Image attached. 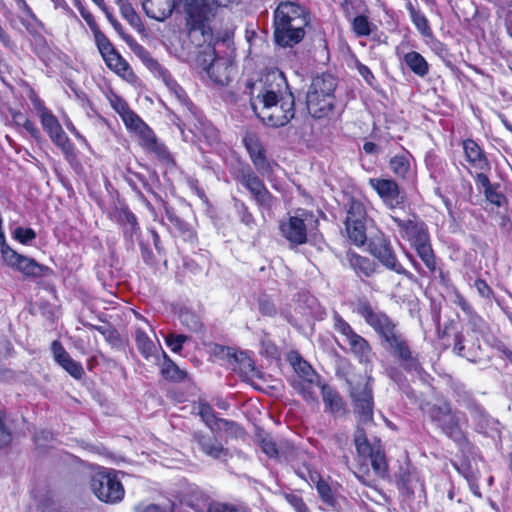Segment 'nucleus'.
Returning <instances> with one entry per match:
<instances>
[{"label": "nucleus", "mask_w": 512, "mask_h": 512, "mask_svg": "<svg viewBox=\"0 0 512 512\" xmlns=\"http://www.w3.org/2000/svg\"><path fill=\"white\" fill-rule=\"evenodd\" d=\"M309 14L305 7L293 1H281L274 11L275 41L283 47H292L305 35Z\"/></svg>", "instance_id": "obj_1"}, {"label": "nucleus", "mask_w": 512, "mask_h": 512, "mask_svg": "<svg viewBox=\"0 0 512 512\" xmlns=\"http://www.w3.org/2000/svg\"><path fill=\"white\" fill-rule=\"evenodd\" d=\"M237 0H187L186 25L188 36L196 46L210 44L213 39L211 21L219 7H226Z\"/></svg>", "instance_id": "obj_2"}, {"label": "nucleus", "mask_w": 512, "mask_h": 512, "mask_svg": "<svg viewBox=\"0 0 512 512\" xmlns=\"http://www.w3.org/2000/svg\"><path fill=\"white\" fill-rule=\"evenodd\" d=\"M390 220L399 228L401 236L408 240L415 248L426 267L431 272H434L436 270V261L426 225L421 221L402 220L392 215H390Z\"/></svg>", "instance_id": "obj_3"}, {"label": "nucleus", "mask_w": 512, "mask_h": 512, "mask_svg": "<svg viewBox=\"0 0 512 512\" xmlns=\"http://www.w3.org/2000/svg\"><path fill=\"white\" fill-rule=\"evenodd\" d=\"M336 80L329 74L313 78L307 95V109L312 117H326L334 107Z\"/></svg>", "instance_id": "obj_4"}, {"label": "nucleus", "mask_w": 512, "mask_h": 512, "mask_svg": "<svg viewBox=\"0 0 512 512\" xmlns=\"http://www.w3.org/2000/svg\"><path fill=\"white\" fill-rule=\"evenodd\" d=\"M251 107L265 125L275 128L286 125L295 115L292 93L269 102L257 101Z\"/></svg>", "instance_id": "obj_5"}, {"label": "nucleus", "mask_w": 512, "mask_h": 512, "mask_svg": "<svg viewBox=\"0 0 512 512\" xmlns=\"http://www.w3.org/2000/svg\"><path fill=\"white\" fill-rule=\"evenodd\" d=\"M250 89L251 106L257 101L269 102L281 98L286 93H291L283 72L271 70L264 74L258 81L248 85Z\"/></svg>", "instance_id": "obj_6"}, {"label": "nucleus", "mask_w": 512, "mask_h": 512, "mask_svg": "<svg viewBox=\"0 0 512 512\" xmlns=\"http://www.w3.org/2000/svg\"><path fill=\"white\" fill-rule=\"evenodd\" d=\"M429 416L438 427L441 428L443 433L457 443L465 441V434L462 430V424L465 422L464 415L458 411H452L447 403L434 405L430 411Z\"/></svg>", "instance_id": "obj_7"}, {"label": "nucleus", "mask_w": 512, "mask_h": 512, "mask_svg": "<svg viewBox=\"0 0 512 512\" xmlns=\"http://www.w3.org/2000/svg\"><path fill=\"white\" fill-rule=\"evenodd\" d=\"M353 305L354 312L360 315L381 338L385 339L397 330L392 320L385 313L374 308L366 298H358Z\"/></svg>", "instance_id": "obj_8"}, {"label": "nucleus", "mask_w": 512, "mask_h": 512, "mask_svg": "<svg viewBox=\"0 0 512 512\" xmlns=\"http://www.w3.org/2000/svg\"><path fill=\"white\" fill-rule=\"evenodd\" d=\"M354 443L358 455L371 459V466L374 473L381 478L386 477L388 473V464L380 443H370L364 430L359 426L355 432Z\"/></svg>", "instance_id": "obj_9"}, {"label": "nucleus", "mask_w": 512, "mask_h": 512, "mask_svg": "<svg viewBox=\"0 0 512 512\" xmlns=\"http://www.w3.org/2000/svg\"><path fill=\"white\" fill-rule=\"evenodd\" d=\"M91 489L99 500L111 504L121 501L125 494L123 485L111 471L95 474L91 479Z\"/></svg>", "instance_id": "obj_10"}, {"label": "nucleus", "mask_w": 512, "mask_h": 512, "mask_svg": "<svg viewBox=\"0 0 512 512\" xmlns=\"http://www.w3.org/2000/svg\"><path fill=\"white\" fill-rule=\"evenodd\" d=\"M369 185L376 191L382 202L389 208L401 207L405 202V193L398 183L390 178H370Z\"/></svg>", "instance_id": "obj_11"}, {"label": "nucleus", "mask_w": 512, "mask_h": 512, "mask_svg": "<svg viewBox=\"0 0 512 512\" xmlns=\"http://www.w3.org/2000/svg\"><path fill=\"white\" fill-rule=\"evenodd\" d=\"M127 129L139 133L144 141V145L158 153V155L163 158L170 160V155L166 151L164 147H160L157 144L156 138L152 132V130L142 121V119L131 109L126 111V113L121 117Z\"/></svg>", "instance_id": "obj_12"}, {"label": "nucleus", "mask_w": 512, "mask_h": 512, "mask_svg": "<svg viewBox=\"0 0 512 512\" xmlns=\"http://www.w3.org/2000/svg\"><path fill=\"white\" fill-rule=\"evenodd\" d=\"M203 54L204 59L201 64L209 78L217 84H227L232 70L231 63L227 59L217 58L214 49L209 45Z\"/></svg>", "instance_id": "obj_13"}, {"label": "nucleus", "mask_w": 512, "mask_h": 512, "mask_svg": "<svg viewBox=\"0 0 512 512\" xmlns=\"http://www.w3.org/2000/svg\"><path fill=\"white\" fill-rule=\"evenodd\" d=\"M239 181L251 193L259 207L270 209L273 206L275 198L268 191L263 181L250 169L242 172Z\"/></svg>", "instance_id": "obj_14"}, {"label": "nucleus", "mask_w": 512, "mask_h": 512, "mask_svg": "<svg viewBox=\"0 0 512 512\" xmlns=\"http://www.w3.org/2000/svg\"><path fill=\"white\" fill-rule=\"evenodd\" d=\"M354 410L358 415L359 424H367L373 420V396L368 382L358 384L351 391Z\"/></svg>", "instance_id": "obj_15"}, {"label": "nucleus", "mask_w": 512, "mask_h": 512, "mask_svg": "<svg viewBox=\"0 0 512 512\" xmlns=\"http://www.w3.org/2000/svg\"><path fill=\"white\" fill-rule=\"evenodd\" d=\"M370 252L386 268L398 273L405 274L406 271L398 262L390 242L384 237L374 238L370 242Z\"/></svg>", "instance_id": "obj_16"}, {"label": "nucleus", "mask_w": 512, "mask_h": 512, "mask_svg": "<svg viewBox=\"0 0 512 512\" xmlns=\"http://www.w3.org/2000/svg\"><path fill=\"white\" fill-rule=\"evenodd\" d=\"M243 143L256 170L263 176L270 174L272 165L266 158L265 149L259 138L254 133H247L243 138Z\"/></svg>", "instance_id": "obj_17"}, {"label": "nucleus", "mask_w": 512, "mask_h": 512, "mask_svg": "<svg viewBox=\"0 0 512 512\" xmlns=\"http://www.w3.org/2000/svg\"><path fill=\"white\" fill-rule=\"evenodd\" d=\"M384 341L390 353L397 356L405 364L406 369H419L417 359L413 356L409 345L398 330L385 338Z\"/></svg>", "instance_id": "obj_18"}, {"label": "nucleus", "mask_w": 512, "mask_h": 512, "mask_svg": "<svg viewBox=\"0 0 512 512\" xmlns=\"http://www.w3.org/2000/svg\"><path fill=\"white\" fill-rule=\"evenodd\" d=\"M307 218L306 213H302L301 216H290L286 221H282L280 224V230L282 235L292 244L301 245L307 240V229L305 220Z\"/></svg>", "instance_id": "obj_19"}, {"label": "nucleus", "mask_w": 512, "mask_h": 512, "mask_svg": "<svg viewBox=\"0 0 512 512\" xmlns=\"http://www.w3.org/2000/svg\"><path fill=\"white\" fill-rule=\"evenodd\" d=\"M397 486L401 493L412 496L416 492L425 493V485L419 473L413 467L401 468L397 475Z\"/></svg>", "instance_id": "obj_20"}, {"label": "nucleus", "mask_w": 512, "mask_h": 512, "mask_svg": "<svg viewBox=\"0 0 512 512\" xmlns=\"http://www.w3.org/2000/svg\"><path fill=\"white\" fill-rule=\"evenodd\" d=\"M218 353L227 359L234 371L244 376H253L255 374L254 362L245 352H235L227 347H219Z\"/></svg>", "instance_id": "obj_21"}, {"label": "nucleus", "mask_w": 512, "mask_h": 512, "mask_svg": "<svg viewBox=\"0 0 512 512\" xmlns=\"http://www.w3.org/2000/svg\"><path fill=\"white\" fill-rule=\"evenodd\" d=\"M135 315H136L137 319H139L141 321L140 324H136L134 327V336H135L136 346L144 358L150 359L156 355L157 347H156L155 343L148 336L144 326H146L151 332H154V330L150 326V324L141 315H139V314H135Z\"/></svg>", "instance_id": "obj_22"}, {"label": "nucleus", "mask_w": 512, "mask_h": 512, "mask_svg": "<svg viewBox=\"0 0 512 512\" xmlns=\"http://www.w3.org/2000/svg\"><path fill=\"white\" fill-rule=\"evenodd\" d=\"M142 8L149 18L164 21L173 12V0H141Z\"/></svg>", "instance_id": "obj_23"}, {"label": "nucleus", "mask_w": 512, "mask_h": 512, "mask_svg": "<svg viewBox=\"0 0 512 512\" xmlns=\"http://www.w3.org/2000/svg\"><path fill=\"white\" fill-rule=\"evenodd\" d=\"M463 149L466 160L473 168L479 171H486L489 169L490 165L483 150L474 140H465L463 142Z\"/></svg>", "instance_id": "obj_24"}, {"label": "nucleus", "mask_w": 512, "mask_h": 512, "mask_svg": "<svg viewBox=\"0 0 512 512\" xmlns=\"http://www.w3.org/2000/svg\"><path fill=\"white\" fill-rule=\"evenodd\" d=\"M324 384L321 383L319 376L315 378L308 379H294L293 387L294 389L304 398L308 403H317V388L321 389V386Z\"/></svg>", "instance_id": "obj_25"}, {"label": "nucleus", "mask_w": 512, "mask_h": 512, "mask_svg": "<svg viewBox=\"0 0 512 512\" xmlns=\"http://www.w3.org/2000/svg\"><path fill=\"white\" fill-rule=\"evenodd\" d=\"M321 394L325 411L332 415H342L345 412V404L339 393L328 385L321 386Z\"/></svg>", "instance_id": "obj_26"}, {"label": "nucleus", "mask_w": 512, "mask_h": 512, "mask_svg": "<svg viewBox=\"0 0 512 512\" xmlns=\"http://www.w3.org/2000/svg\"><path fill=\"white\" fill-rule=\"evenodd\" d=\"M160 75H161L162 80L164 81L165 85L169 89L171 95H173L175 97V99L179 102V104L184 109H187L189 112L194 113V111H193L194 106L188 99L186 92L171 77L170 73L167 70L160 68Z\"/></svg>", "instance_id": "obj_27"}, {"label": "nucleus", "mask_w": 512, "mask_h": 512, "mask_svg": "<svg viewBox=\"0 0 512 512\" xmlns=\"http://www.w3.org/2000/svg\"><path fill=\"white\" fill-rule=\"evenodd\" d=\"M160 75H161L162 80L164 81L165 85L169 89L171 95H173L175 97V99L179 102V104L184 109H187L189 112L194 113V111H193L194 106L188 99L186 92L171 77L170 73L167 70L160 68Z\"/></svg>", "instance_id": "obj_28"}, {"label": "nucleus", "mask_w": 512, "mask_h": 512, "mask_svg": "<svg viewBox=\"0 0 512 512\" xmlns=\"http://www.w3.org/2000/svg\"><path fill=\"white\" fill-rule=\"evenodd\" d=\"M412 160L408 152L395 155L389 161V168L398 178L410 179L414 176Z\"/></svg>", "instance_id": "obj_29"}, {"label": "nucleus", "mask_w": 512, "mask_h": 512, "mask_svg": "<svg viewBox=\"0 0 512 512\" xmlns=\"http://www.w3.org/2000/svg\"><path fill=\"white\" fill-rule=\"evenodd\" d=\"M347 260L351 268L359 277H369L375 272V264L366 257L353 252H348Z\"/></svg>", "instance_id": "obj_30"}, {"label": "nucleus", "mask_w": 512, "mask_h": 512, "mask_svg": "<svg viewBox=\"0 0 512 512\" xmlns=\"http://www.w3.org/2000/svg\"><path fill=\"white\" fill-rule=\"evenodd\" d=\"M407 67L417 76L423 78L429 73V64L425 58L416 51H410L403 56Z\"/></svg>", "instance_id": "obj_31"}, {"label": "nucleus", "mask_w": 512, "mask_h": 512, "mask_svg": "<svg viewBox=\"0 0 512 512\" xmlns=\"http://www.w3.org/2000/svg\"><path fill=\"white\" fill-rule=\"evenodd\" d=\"M350 347L351 352L361 361L368 362L372 356V350L367 342L362 336L357 334L353 339H351L347 343Z\"/></svg>", "instance_id": "obj_32"}, {"label": "nucleus", "mask_w": 512, "mask_h": 512, "mask_svg": "<svg viewBox=\"0 0 512 512\" xmlns=\"http://www.w3.org/2000/svg\"><path fill=\"white\" fill-rule=\"evenodd\" d=\"M22 274L28 277H40L45 275L49 268L37 263L34 259L23 256L16 268Z\"/></svg>", "instance_id": "obj_33"}, {"label": "nucleus", "mask_w": 512, "mask_h": 512, "mask_svg": "<svg viewBox=\"0 0 512 512\" xmlns=\"http://www.w3.org/2000/svg\"><path fill=\"white\" fill-rule=\"evenodd\" d=\"M107 66L120 76L132 74L129 64L120 56L116 50L110 52L103 57Z\"/></svg>", "instance_id": "obj_34"}, {"label": "nucleus", "mask_w": 512, "mask_h": 512, "mask_svg": "<svg viewBox=\"0 0 512 512\" xmlns=\"http://www.w3.org/2000/svg\"><path fill=\"white\" fill-rule=\"evenodd\" d=\"M199 444L202 451L212 458L220 459L228 455L227 450L215 439L202 437L199 439Z\"/></svg>", "instance_id": "obj_35"}, {"label": "nucleus", "mask_w": 512, "mask_h": 512, "mask_svg": "<svg viewBox=\"0 0 512 512\" xmlns=\"http://www.w3.org/2000/svg\"><path fill=\"white\" fill-rule=\"evenodd\" d=\"M164 363L161 369L165 379L172 381H182L186 377V372L181 370L163 351Z\"/></svg>", "instance_id": "obj_36"}, {"label": "nucleus", "mask_w": 512, "mask_h": 512, "mask_svg": "<svg viewBox=\"0 0 512 512\" xmlns=\"http://www.w3.org/2000/svg\"><path fill=\"white\" fill-rule=\"evenodd\" d=\"M290 360L295 372L297 373L296 379H308L318 376L312 369L311 365L307 361L303 360L298 354L292 355Z\"/></svg>", "instance_id": "obj_37"}, {"label": "nucleus", "mask_w": 512, "mask_h": 512, "mask_svg": "<svg viewBox=\"0 0 512 512\" xmlns=\"http://www.w3.org/2000/svg\"><path fill=\"white\" fill-rule=\"evenodd\" d=\"M366 221V210L360 201L352 200L349 209L347 211V217L345 223H365Z\"/></svg>", "instance_id": "obj_38"}, {"label": "nucleus", "mask_w": 512, "mask_h": 512, "mask_svg": "<svg viewBox=\"0 0 512 512\" xmlns=\"http://www.w3.org/2000/svg\"><path fill=\"white\" fill-rule=\"evenodd\" d=\"M346 232L349 239L357 246H362L366 242L365 223H345Z\"/></svg>", "instance_id": "obj_39"}, {"label": "nucleus", "mask_w": 512, "mask_h": 512, "mask_svg": "<svg viewBox=\"0 0 512 512\" xmlns=\"http://www.w3.org/2000/svg\"><path fill=\"white\" fill-rule=\"evenodd\" d=\"M309 473L310 481L316 482V488L321 499L329 505H334L335 499L330 486L315 473Z\"/></svg>", "instance_id": "obj_40"}, {"label": "nucleus", "mask_w": 512, "mask_h": 512, "mask_svg": "<svg viewBox=\"0 0 512 512\" xmlns=\"http://www.w3.org/2000/svg\"><path fill=\"white\" fill-rule=\"evenodd\" d=\"M49 138L65 155L69 156L73 154L74 146L63 129H61L60 132L52 134Z\"/></svg>", "instance_id": "obj_41"}, {"label": "nucleus", "mask_w": 512, "mask_h": 512, "mask_svg": "<svg viewBox=\"0 0 512 512\" xmlns=\"http://www.w3.org/2000/svg\"><path fill=\"white\" fill-rule=\"evenodd\" d=\"M49 138L65 155L69 156L73 154L74 146L63 129H61L60 132L52 134Z\"/></svg>", "instance_id": "obj_42"}, {"label": "nucleus", "mask_w": 512, "mask_h": 512, "mask_svg": "<svg viewBox=\"0 0 512 512\" xmlns=\"http://www.w3.org/2000/svg\"><path fill=\"white\" fill-rule=\"evenodd\" d=\"M334 328L344 337V340L347 343L357 335L349 323H347L339 314L334 315Z\"/></svg>", "instance_id": "obj_43"}, {"label": "nucleus", "mask_w": 512, "mask_h": 512, "mask_svg": "<svg viewBox=\"0 0 512 512\" xmlns=\"http://www.w3.org/2000/svg\"><path fill=\"white\" fill-rule=\"evenodd\" d=\"M119 8L121 15L129 22L131 26L137 28L141 25V20L130 2L122 1Z\"/></svg>", "instance_id": "obj_44"}, {"label": "nucleus", "mask_w": 512, "mask_h": 512, "mask_svg": "<svg viewBox=\"0 0 512 512\" xmlns=\"http://www.w3.org/2000/svg\"><path fill=\"white\" fill-rule=\"evenodd\" d=\"M0 246H1L2 258H3L4 262L8 266L16 269L17 266L19 265V262H20L21 258L23 257V255L18 254L16 251L11 249L5 243V241L3 243H0Z\"/></svg>", "instance_id": "obj_45"}, {"label": "nucleus", "mask_w": 512, "mask_h": 512, "mask_svg": "<svg viewBox=\"0 0 512 512\" xmlns=\"http://www.w3.org/2000/svg\"><path fill=\"white\" fill-rule=\"evenodd\" d=\"M0 246H1L2 258H3L4 262L8 266L16 269L17 266L19 265V262H20L21 258L23 257V255L18 254L16 251L11 249L5 243V241L3 243H0Z\"/></svg>", "instance_id": "obj_46"}, {"label": "nucleus", "mask_w": 512, "mask_h": 512, "mask_svg": "<svg viewBox=\"0 0 512 512\" xmlns=\"http://www.w3.org/2000/svg\"><path fill=\"white\" fill-rule=\"evenodd\" d=\"M411 20L419 32L423 36H429L431 34V29L428 24L427 18L420 12L415 9H410Z\"/></svg>", "instance_id": "obj_47"}, {"label": "nucleus", "mask_w": 512, "mask_h": 512, "mask_svg": "<svg viewBox=\"0 0 512 512\" xmlns=\"http://www.w3.org/2000/svg\"><path fill=\"white\" fill-rule=\"evenodd\" d=\"M41 125L44 129V131L48 134V136H51L52 134H55L56 132H60L62 129L61 124L59 123L58 119L55 117V115L50 112L49 114H46L44 117L40 119Z\"/></svg>", "instance_id": "obj_48"}, {"label": "nucleus", "mask_w": 512, "mask_h": 512, "mask_svg": "<svg viewBox=\"0 0 512 512\" xmlns=\"http://www.w3.org/2000/svg\"><path fill=\"white\" fill-rule=\"evenodd\" d=\"M352 29L357 36H368L371 33L370 23L366 16H356L352 22Z\"/></svg>", "instance_id": "obj_49"}, {"label": "nucleus", "mask_w": 512, "mask_h": 512, "mask_svg": "<svg viewBox=\"0 0 512 512\" xmlns=\"http://www.w3.org/2000/svg\"><path fill=\"white\" fill-rule=\"evenodd\" d=\"M93 33L102 57L115 50L109 39L98 28L93 30Z\"/></svg>", "instance_id": "obj_50"}, {"label": "nucleus", "mask_w": 512, "mask_h": 512, "mask_svg": "<svg viewBox=\"0 0 512 512\" xmlns=\"http://www.w3.org/2000/svg\"><path fill=\"white\" fill-rule=\"evenodd\" d=\"M188 339L186 335L170 333L165 337V342L172 352L179 353Z\"/></svg>", "instance_id": "obj_51"}, {"label": "nucleus", "mask_w": 512, "mask_h": 512, "mask_svg": "<svg viewBox=\"0 0 512 512\" xmlns=\"http://www.w3.org/2000/svg\"><path fill=\"white\" fill-rule=\"evenodd\" d=\"M13 237L22 244H29L36 238V233L32 228L16 227L13 231Z\"/></svg>", "instance_id": "obj_52"}, {"label": "nucleus", "mask_w": 512, "mask_h": 512, "mask_svg": "<svg viewBox=\"0 0 512 512\" xmlns=\"http://www.w3.org/2000/svg\"><path fill=\"white\" fill-rule=\"evenodd\" d=\"M51 349H52L55 361L60 366H63L65 363H67L68 361H70L72 359L71 356L69 355V353L64 349L62 344L57 340L53 341Z\"/></svg>", "instance_id": "obj_53"}, {"label": "nucleus", "mask_w": 512, "mask_h": 512, "mask_svg": "<svg viewBox=\"0 0 512 512\" xmlns=\"http://www.w3.org/2000/svg\"><path fill=\"white\" fill-rule=\"evenodd\" d=\"M285 500L296 512H309L307 505L304 503L303 498L295 493H287L284 495Z\"/></svg>", "instance_id": "obj_54"}, {"label": "nucleus", "mask_w": 512, "mask_h": 512, "mask_svg": "<svg viewBox=\"0 0 512 512\" xmlns=\"http://www.w3.org/2000/svg\"><path fill=\"white\" fill-rule=\"evenodd\" d=\"M471 417L476 422L477 429L479 431H482L485 426L488 425L489 419L485 415L482 408L479 406H472L470 409Z\"/></svg>", "instance_id": "obj_55"}, {"label": "nucleus", "mask_w": 512, "mask_h": 512, "mask_svg": "<svg viewBox=\"0 0 512 512\" xmlns=\"http://www.w3.org/2000/svg\"><path fill=\"white\" fill-rule=\"evenodd\" d=\"M61 367L75 379H81L84 375V369L81 363L73 359H71Z\"/></svg>", "instance_id": "obj_56"}, {"label": "nucleus", "mask_w": 512, "mask_h": 512, "mask_svg": "<svg viewBox=\"0 0 512 512\" xmlns=\"http://www.w3.org/2000/svg\"><path fill=\"white\" fill-rule=\"evenodd\" d=\"M109 101L112 108L120 115V117H122L126 111L130 109L126 101L117 95H112L109 98Z\"/></svg>", "instance_id": "obj_57"}, {"label": "nucleus", "mask_w": 512, "mask_h": 512, "mask_svg": "<svg viewBox=\"0 0 512 512\" xmlns=\"http://www.w3.org/2000/svg\"><path fill=\"white\" fill-rule=\"evenodd\" d=\"M355 67L358 71V73L363 77V79L366 81V83L370 86H373L375 83V77L371 70L364 64H362L360 61L356 60Z\"/></svg>", "instance_id": "obj_58"}, {"label": "nucleus", "mask_w": 512, "mask_h": 512, "mask_svg": "<svg viewBox=\"0 0 512 512\" xmlns=\"http://www.w3.org/2000/svg\"><path fill=\"white\" fill-rule=\"evenodd\" d=\"M199 415L205 423L212 428L215 422V416L212 408L208 404H201L199 407Z\"/></svg>", "instance_id": "obj_59"}, {"label": "nucleus", "mask_w": 512, "mask_h": 512, "mask_svg": "<svg viewBox=\"0 0 512 512\" xmlns=\"http://www.w3.org/2000/svg\"><path fill=\"white\" fill-rule=\"evenodd\" d=\"M38 512H60L58 503L50 498H45L38 506Z\"/></svg>", "instance_id": "obj_60"}, {"label": "nucleus", "mask_w": 512, "mask_h": 512, "mask_svg": "<svg viewBox=\"0 0 512 512\" xmlns=\"http://www.w3.org/2000/svg\"><path fill=\"white\" fill-rule=\"evenodd\" d=\"M474 286L478 291L479 295L483 298H490L493 294L492 289L483 279H477L474 283Z\"/></svg>", "instance_id": "obj_61"}, {"label": "nucleus", "mask_w": 512, "mask_h": 512, "mask_svg": "<svg viewBox=\"0 0 512 512\" xmlns=\"http://www.w3.org/2000/svg\"><path fill=\"white\" fill-rule=\"evenodd\" d=\"M30 99L40 119L44 117L46 114L52 112L45 106L44 102L36 95L32 96Z\"/></svg>", "instance_id": "obj_62"}, {"label": "nucleus", "mask_w": 512, "mask_h": 512, "mask_svg": "<svg viewBox=\"0 0 512 512\" xmlns=\"http://www.w3.org/2000/svg\"><path fill=\"white\" fill-rule=\"evenodd\" d=\"M262 450L270 457L278 456L276 444L271 439L262 440Z\"/></svg>", "instance_id": "obj_63"}, {"label": "nucleus", "mask_w": 512, "mask_h": 512, "mask_svg": "<svg viewBox=\"0 0 512 512\" xmlns=\"http://www.w3.org/2000/svg\"><path fill=\"white\" fill-rule=\"evenodd\" d=\"M208 512H241L231 505L224 503H213L209 506Z\"/></svg>", "instance_id": "obj_64"}]
</instances>
